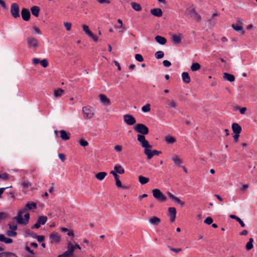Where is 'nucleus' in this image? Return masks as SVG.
Instances as JSON below:
<instances>
[{"label": "nucleus", "instance_id": "obj_44", "mask_svg": "<svg viewBox=\"0 0 257 257\" xmlns=\"http://www.w3.org/2000/svg\"><path fill=\"white\" fill-rule=\"evenodd\" d=\"M8 216L9 215L8 213L5 212H0V221L6 219Z\"/></svg>", "mask_w": 257, "mask_h": 257}, {"label": "nucleus", "instance_id": "obj_5", "mask_svg": "<svg viewBox=\"0 0 257 257\" xmlns=\"http://www.w3.org/2000/svg\"><path fill=\"white\" fill-rule=\"evenodd\" d=\"M153 197L158 201L164 202L167 200V197L162 193L159 189H154L152 191Z\"/></svg>", "mask_w": 257, "mask_h": 257}, {"label": "nucleus", "instance_id": "obj_6", "mask_svg": "<svg viewBox=\"0 0 257 257\" xmlns=\"http://www.w3.org/2000/svg\"><path fill=\"white\" fill-rule=\"evenodd\" d=\"M83 116L85 119H90L94 115V111L92 108L89 106H84L82 108Z\"/></svg>", "mask_w": 257, "mask_h": 257}, {"label": "nucleus", "instance_id": "obj_1", "mask_svg": "<svg viewBox=\"0 0 257 257\" xmlns=\"http://www.w3.org/2000/svg\"><path fill=\"white\" fill-rule=\"evenodd\" d=\"M37 208V204L35 202H28L25 207L19 210L18 214L14 217L17 223L20 225H25L29 223L30 214L26 213L28 210H34Z\"/></svg>", "mask_w": 257, "mask_h": 257}, {"label": "nucleus", "instance_id": "obj_37", "mask_svg": "<svg viewBox=\"0 0 257 257\" xmlns=\"http://www.w3.org/2000/svg\"><path fill=\"white\" fill-rule=\"evenodd\" d=\"M174 163L177 165H180L183 163L182 161L177 156L172 158Z\"/></svg>", "mask_w": 257, "mask_h": 257}, {"label": "nucleus", "instance_id": "obj_50", "mask_svg": "<svg viewBox=\"0 0 257 257\" xmlns=\"http://www.w3.org/2000/svg\"><path fill=\"white\" fill-rule=\"evenodd\" d=\"M110 173L113 176V177L114 178V179H115V181L119 180V175L117 174H116L114 171H111L110 172Z\"/></svg>", "mask_w": 257, "mask_h": 257}, {"label": "nucleus", "instance_id": "obj_28", "mask_svg": "<svg viewBox=\"0 0 257 257\" xmlns=\"http://www.w3.org/2000/svg\"><path fill=\"white\" fill-rule=\"evenodd\" d=\"M180 34L179 35H173L172 36V41L174 44H179L181 42V38L180 37Z\"/></svg>", "mask_w": 257, "mask_h": 257}, {"label": "nucleus", "instance_id": "obj_27", "mask_svg": "<svg viewBox=\"0 0 257 257\" xmlns=\"http://www.w3.org/2000/svg\"><path fill=\"white\" fill-rule=\"evenodd\" d=\"M0 257H18L15 253L9 252L5 251L0 253Z\"/></svg>", "mask_w": 257, "mask_h": 257}, {"label": "nucleus", "instance_id": "obj_2", "mask_svg": "<svg viewBox=\"0 0 257 257\" xmlns=\"http://www.w3.org/2000/svg\"><path fill=\"white\" fill-rule=\"evenodd\" d=\"M137 140L141 146L144 148V153L147 156V159H151L154 156L153 150H151L152 146L149 143L145 137L144 135H138Z\"/></svg>", "mask_w": 257, "mask_h": 257}, {"label": "nucleus", "instance_id": "obj_64", "mask_svg": "<svg viewBox=\"0 0 257 257\" xmlns=\"http://www.w3.org/2000/svg\"><path fill=\"white\" fill-rule=\"evenodd\" d=\"M168 197L173 201H174L175 199L176 198V196H175L173 194H172L170 192L168 193Z\"/></svg>", "mask_w": 257, "mask_h": 257}, {"label": "nucleus", "instance_id": "obj_63", "mask_svg": "<svg viewBox=\"0 0 257 257\" xmlns=\"http://www.w3.org/2000/svg\"><path fill=\"white\" fill-rule=\"evenodd\" d=\"M115 184H116V186H117V187H118V188H122V184H121V181H120V180H116Z\"/></svg>", "mask_w": 257, "mask_h": 257}, {"label": "nucleus", "instance_id": "obj_47", "mask_svg": "<svg viewBox=\"0 0 257 257\" xmlns=\"http://www.w3.org/2000/svg\"><path fill=\"white\" fill-rule=\"evenodd\" d=\"M41 65L44 68L46 67L48 65V62L47 59H44L40 61Z\"/></svg>", "mask_w": 257, "mask_h": 257}, {"label": "nucleus", "instance_id": "obj_51", "mask_svg": "<svg viewBox=\"0 0 257 257\" xmlns=\"http://www.w3.org/2000/svg\"><path fill=\"white\" fill-rule=\"evenodd\" d=\"M58 257H73L71 256L69 253H68L66 251H65L63 253L61 254H59L58 255Z\"/></svg>", "mask_w": 257, "mask_h": 257}, {"label": "nucleus", "instance_id": "obj_9", "mask_svg": "<svg viewBox=\"0 0 257 257\" xmlns=\"http://www.w3.org/2000/svg\"><path fill=\"white\" fill-rule=\"evenodd\" d=\"M47 221V217L45 216H41L38 218L36 223L31 227L32 229L36 228L38 229L40 227L41 225H44Z\"/></svg>", "mask_w": 257, "mask_h": 257}, {"label": "nucleus", "instance_id": "obj_45", "mask_svg": "<svg viewBox=\"0 0 257 257\" xmlns=\"http://www.w3.org/2000/svg\"><path fill=\"white\" fill-rule=\"evenodd\" d=\"M135 59H136L137 61L140 62H143L144 61V58L142 55L140 54H137L135 55Z\"/></svg>", "mask_w": 257, "mask_h": 257}, {"label": "nucleus", "instance_id": "obj_58", "mask_svg": "<svg viewBox=\"0 0 257 257\" xmlns=\"http://www.w3.org/2000/svg\"><path fill=\"white\" fill-rule=\"evenodd\" d=\"M97 2H98L99 4H109L110 3V1L109 0H96Z\"/></svg>", "mask_w": 257, "mask_h": 257}, {"label": "nucleus", "instance_id": "obj_26", "mask_svg": "<svg viewBox=\"0 0 257 257\" xmlns=\"http://www.w3.org/2000/svg\"><path fill=\"white\" fill-rule=\"evenodd\" d=\"M233 29L236 32L241 33L242 34L244 33L243 29L242 26L239 25L237 24H233L231 26Z\"/></svg>", "mask_w": 257, "mask_h": 257}, {"label": "nucleus", "instance_id": "obj_22", "mask_svg": "<svg viewBox=\"0 0 257 257\" xmlns=\"http://www.w3.org/2000/svg\"><path fill=\"white\" fill-rule=\"evenodd\" d=\"M155 40L157 43L162 45H165L167 42L166 38L161 36H156Z\"/></svg>", "mask_w": 257, "mask_h": 257}, {"label": "nucleus", "instance_id": "obj_24", "mask_svg": "<svg viewBox=\"0 0 257 257\" xmlns=\"http://www.w3.org/2000/svg\"><path fill=\"white\" fill-rule=\"evenodd\" d=\"M31 11L32 12V14L35 17H37L39 16V13H40V8L38 6H33L31 8Z\"/></svg>", "mask_w": 257, "mask_h": 257}, {"label": "nucleus", "instance_id": "obj_29", "mask_svg": "<svg viewBox=\"0 0 257 257\" xmlns=\"http://www.w3.org/2000/svg\"><path fill=\"white\" fill-rule=\"evenodd\" d=\"M74 250L75 248L74 245L71 242H69L68 244L67 250L66 251L73 256Z\"/></svg>", "mask_w": 257, "mask_h": 257}, {"label": "nucleus", "instance_id": "obj_48", "mask_svg": "<svg viewBox=\"0 0 257 257\" xmlns=\"http://www.w3.org/2000/svg\"><path fill=\"white\" fill-rule=\"evenodd\" d=\"M204 222L205 223L209 225L213 222V219L211 217H208L204 220Z\"/></svg>", "mask_w": 257, "mask_h": 257}, {"label": "nucleus", "instance_id": "obj_12", "mask_svg": "<svg viewBox=\"0 0 257 257\" xmlns=\"http://www.w3.org/2000/svg\"><path fill=\"white\" fill-rule=\"evenodd\" d=\"M21 16L23 20L28 21L30 20L31 14L29 10L24 8L22 10Z\"/></svg>", "mask_w": 257, "mask_h": 257}, {"label": "nucleus", "instance_id": "obj_3", "mask_svg": "<svg viewBox=\"0 0 257 257\" xmlns=\"http://www.w3.org/2000/svg\"><path fill=\"white\" fill-rule=\"evenodd\" d=\"M134 130L137 133H139V135H144L148 134L149 130L148 127L143 123H137L134 126Z\"/></svg>", "mask_w": 257, "mask_h": 257}, {"label": "nucleus", "instance_id": "obj_41", "mask_svg": "<svg viewBox=\"0 0 257 257\" xmlns=\"http://www.w3.org/2000/svg\"><path fill=\"white\" fill-rule=\"evenodd\" d=\"M151 110V108H150V104H146L145 105H144L142 107V110L143 112H149Z\"/></svg>", "mask_w": 257, "mask_h": 257}, {"label": "nucleus", "instance_id": "obj_54", "mask_svg": "<svg viewBox=\"0 0 257 257\" xmlns=\"http://www.w3.org/2000/svg\"><path fill=\"white\" fill-rule=\"evenodd\" d=\"M64 26L67 31H70L71 28V24L69 22L64 23Z\"/></svg>", "mask_w": 257, "mask_h": 257}, {"label": "nucleus", "instance_id": "obj_7", "mask_svg": "<svg viewBox=\"0 0 257 257\" xmlns=\"http://www.w3.org/2000/svg\"><path fill=\"white\" fill-rule=\"evenodd\" d=\"M27 42L29 48L34 50L37 49L39 45L38 40L32 36L27 38Z\"/></svg>", "mask_w": 257, "mask_h": 257}, {"label": "nucleus", "instance_id": "obj_38", "mask_svg": "<svg viewBox=\"0 0 257 257\" xmlns=\"http://www.w3.org/2000/svg\"><path fill=\"white\" fill-rule=\"evenodd\" d=\"M64 93V90L61 88H59L54 91V95L56 97L61 96Z\"/></svg>", "mask_w": 257, "mask_h": 257}, {"label": "nucleus", "instance_id": "obj_11", "mask_svg": "<svg viewBox=\"0 0 257 257\" xmlns=\"http://www.w3.org/2000/svg\"><path fill=\"white\" fill-rule=\"evenodd\" d=\"M83 31L85 33L88 35L90 38H91L94 42L98 41L97 37L95 36L90 30L89 27L87 25H83L82 26Z\"/></svg>", "mask_w": 257, "mask_h": 257}, {"label": "nucleus", "instance_id": "obj_14", "mask_svg": "<svg viewBox=\"0 0 257 257\" xmlns=\"http://www.w3.org/2000/svg\"><path fill=\"white\" fill-rule=\"evenodd\" d=\"M50 238L51 239V242L53 243H57L60 240V237L55 232H53L50 235Z\"/></svg>", "mask_w": 257, "mask_h": 257}, {"label": "nucleus", "instance_id": "obj_36", "mask_svg": "<svg viewBox=\"0 0 257 257\" xmlns=\"http://www.w3.org/2000/svg\"><path fill=\"white\" fill-rule=\"evenodd\" d=\"M165 140L166 142L169 144H172L176 142L175 139L172 136L166 137Z\"/></svg>", "mask_w": 257, "mask_h": 257}, {"label": "nucleus", "instance_id": "obj_32", "mask_svg": "<svg viewBox=\"0 0 257 257\" xmlns=\"http://www.w3.org/2000/svg\"><path fill=\"white\" fill-rule=\"evenodd\" d=\"M253 239L252 238H250L245 246V248L247 250H249L253 248Z\"/></svg>", "mask_w": 257, "mask_h": 257}, {"label": "nucleus", "instance_id": "obj_8", "mask_svg": "<svg viewBox=\"0 0 257 257\" xmlns=\"http://www.w3.org/2000/svg\"><path fill=\"white\" fill-rule=\"evenodd\" d=\"M12 16L15 19L20 18V8L18 4L13 3L11 7Z\"/></svg>", "mask_w": 257, "mask_h": 257}, {"label": "nucleus", "instance_id": "obj_16", "mask_svg": "<svg viewBox=\"0 0 257 257\" xmlns=\"http://www.w3.org/2000/svg\"><path fill=\"white\" fill-rule=\"evenodd\" d=\"M231 127L234 134H240L241 132V127L237 123H233Z\"/></svg>", "mask_w": 257, "mask_h": 257}, {"label": "nucleus", "instance_id": "obj_43", "mask_svg": "<svg viewBox=\"0 0 257 257\" xmlns=\"http://www.w3.org/2000/svg\"><path fill=\"white\" fill-rule=\"evenodd\" d=\"M177 106V105L176 103L175 102V101L174 100H171L168 105V107L169 108H176Z\"/></svg>", "mask_w": 257, "mask_h": 257}, {"label": "nucleus", "instance_id": "obj_35", "mask_svg": "<svg viewBox=\"0 0 257 257\" xmlns=\"http://www.w3.org/2000/svg\"><path fill=\"white\" fill-rule=\"evenodd\" d=\"M201 68L200 65L198 63H193L191 66V70L192 71H196L199 70Z\"/></svg>", "mask_w": 257, "mask_h": 257}, {"label": "nucleus", "instance_id": "obj_46", "mask_svg": "<svg viewBox=\"0 0 257 257\" xmlns=\"http://www.w3.org/2000/svg\"><path fill=\"white\" fill-rule=\"evenodd\" d=\"M34 31L33 32V33L34 34H42V32L41 30L36 26H35L33 27Z\"/></svg>", "mask_w": 257, "mask_h": 257}, {"label": "nucleus", "instance_id": "obj_13", "mask_svg": "<svg viewBox=\"0 0 257 257\" xmlns=\"http://www.w3.org/2000/svg\"><path fill=\"white\" fill-rule=\"evenodd\" d=\"M169 216L171 222L175 221L176 218V210L174 207H169L168 208Z\"/></svg>", "mask_w": 257, "mask_h": 257}, {"label": "nucleus", "instance_id": "obj_60", "mask_svg": "<svg viewBox=\"0 0 257 257\" xmlns=\"http://www.w3.org/2000/svg\"><path fill=\"white\" fill-rule=\"evenodd\" d=\"M59 159L62 161L64 162L65 160V156L64 154L61 153L58 155Z\"/></svg>", "mask_w": 257, "mask_h": 257}, {"label": "nucleus", "instance_id": "obj_42", "mask_svg": "<svg viewBox=\"0 0 257 257\" xmlns=\"http://www.w3.org/2000/svg\"><path fill=\"white\" fill-rule=\"evenodd\" d=\"M25 232L26 234H27L29 236H30L32 237L33 238H35L37 234L33 231H32L30 229H27L26 230Z\"/></svg>", "mask_w": 257, "mask_h": 257}, {"label": "nucleus", "instance_id": "obj_55", "mask_svg": "<svg viewBox=\"0 0 257 257\" xmlns=\"http://www.w3.org/2000/svg\"><path fill=\"white\" fill-rule=\"evenodd\" d=\"M163 65L166 67H169L171 65V62L169 61L166 60H164L163 61Z\"/></svg>", "mask_w": 257, "mask_h": 257}, {"label": "nucleus", "instance_id": "obj_34", "mask_svg": "<svg viewBox=\"0 0 257 257\" xmlns=\"http://www.w3.org/2000/svg\"><path fill=\"white\" fill-rule=\"evenodd\" d=\"M139 181L141 184H145L149 181V178L143 176H139Z\"/></svg>", "mask_w": 257, "mask_h": 257}, {"label": "nucleus", "instance_id": "obj_4", "mask_svg": "<svg viewBox=\"0 0 257 257\" xmlns=\"http://www.w3.org/2000/svg\"><path fill=\"white\" fill-rule=\"evenodd\" d=\"M186 15L190 18H193L197 22H200L201 20V16L197 13L193 8H187L186 10Z\"/></svg>", "mask_w": 257, "mask_h": 257}, {"label": "nucleus", "instance_id": "obj_18", "mask_svg": "<svg viewBox=\"0 0 257 257\" xmlns=\"http://www.w3.org/2000/svg\"><path fill=\"white\" fill-rule=\"evenodd\" d=\"M0 241L6 244H10L12 243L13 240L11 238L7 237L4 234H0Z\"/></svg>", "mask_w": 257, "mask_h": 257}, {"label": "nucleus", "instance_id": "obj_25", "mask_svg": "<svg viewBox=\"0 0 257 257\" xmlns=\"http://www.w3.org/2000/svg\"><path fill=\"white\" fill-rule=\"evenodd\" d=\"M182 80L185 83H189L190 82V77L188 72H184L182 73Z\"/></svg>", "mask_w": 257, "mask_h": 257}, {"label": "nucleus", "instance_id": "obj_23", "mask_svg": "<svg viewBox=\"0 0 257 257\" xmlns=\"http://www.w3.org/2000/svg\"><path fill=\"white\" fill-rule=\"evenodd\" d=\"M149 222L154 225H157L160 223V219L157 217L153 216L149 220Z\"/></svg>", "mask_w": 257, "mask_h": 257}, {"label": "nucleus", "instance_id": "obj_30", "mask_svg": "<svg viewBox=\"0 0 257 257\" xmlns=\"http://www.w3.org/2000/svg\"><path fill=\"white\" fill-rule=\"evenodd\" d=\"M229 217L231 219H235L237 222H239L242 227H245V224L243 221L238 216L235 215H230Z\"/></svg>", "mask_w": 257, "mask_h": 257}, {"label": "nucleus", "instance_id": "obj_15", "mask_svg": "<svg viewBox=\"0 0 257 257\" xmlns=\"http://www.w3.org/2000/svg\"><path fill=\"white\" fill-rule=\"evenodd\" d=\"M151 13L153 16L160 17L162 16L163 12L161 9L160 8H154L151 10Z\"/></svg>", "mask_w": 257, "mask_h": 257}, {"label": "nucleus", "instance_id": "obj_49", "mask_svg": "<svg viewBox=\"0 0 257 257\" xmlns=\"http://www.w3.org/2000/svg\"><path fill=\"white\" fill-rule=\"evenodd\" d=\"M7 234L9 236H16L17 232L14 230H9L7 232Z\"/></svg>", "mask_w": 257, "mask_h": 257}, {"label": "nucleus", "instance_id": "obj_17", "mask_svg": "<svg viewBox=\"0 0 257 257\" xmlns=\"http://www.w3.org/2000/svg\"><path fill=\"white\" fill-rule=\"evenodd\" d=\"M100 101L104 105H107L110 104V100L103 94L99 95Z\"/></svg>", "mask_w": 257, "mask_h": 257}, {"label": "nucleus", "instance_id": "obj_59", "mask_svg": "<svg viewBox=\"0 0 257 257\" xmlns=\"http://www.w3.org/2000/svg\"><path fill=\"white\" fill-rule=\"evenodd\" d=\"M33 63L35 65L38 64L39 63H40L41 60L37 58H34L33 59Z\"/></svg>", "mask_w": 257, "mask_h": 257}, {"label": "nucleus", "instance_id": "obj_21", "mask_svg": "<svg viewBox=\"0 0 257 257\" xmlns=\"http://www.w3.org/2000/svg\"><path fill=\"white\" fill-rule=\"evenodd\" d=\"M116 174H122L124 173V169L118 164H116L114 167V171Z\"/></svg>", "mask_w": 257, "mask_h": 257}, {"label": "nucleus", "instance_id": "obj_57", "mask_svg": "<svg viewBox=\"0 0 257 257\" xmlns=\"http://www.w3.org/2000/svg\"><path fill=\"white\" fill-rule=\"evenodd\" d=\"M1 178L4 180H7L9 179V175L7 173H4L1 175Z\"/></svg>", "mask_w": 257, "mask_h": 257}, {"label": "nucleus", "instance_id": "obj_62", "mask_svg": "<svg viewBox=\"0 0 257 257\" xmlns=\"http://www.w3.org/2000/svg\"><path fill=\"white\" fill-rule=\"evenodd\" d=\"M243 20L240 18H238L236 20V23L237 24L241 26L243 24Z\"/></svg>", "mask_w": 257, "mask_h": 257}, {"label": "nucleus", "instance_id": "obj_52", "mask_svg": "<svg viewBox=\"0 0 257 257\" xmlns=\"http://www.w3.org/2000/svg\"><path fill=\"white\" fill-rule=\"evenodd\" d=\"M168 247L171 250V251H173L174 252H180L181 250V248H173V247H172L171 246H168Z\"/></svg>", "mask_w": 257, "mask_h": 257}, {"label": "nucleus", "instance_id": "obj_20", "mask_svg": "<svg viewBox=\"0 0 257 257\" xmlns=\"http://www.w3.org/2000/svg\"><path fill=\"white\" fill-rule=\"evenodd\" d=\"M223 78L230 82L234 81L235 79V77L232 74L226 72L223 73Z\"/></svg>", "mask_w": 257, "mask_h": 257}, {"label": "nucleus", "instance_id": "obj_33", "mask_svg": "<svg viewBox=\"0 0 257 257\" xmlns=\"http://www.w3.org/2000/svg\"><path fill=\"white\" fill-rule=\"evenodd\" d=\"M107 175V173L104 172H101L98 173L96 175V178L99 181H102Z\"/></svg>", "mask_w": 257, "mask_h": 257}, {"label": "nucleus", "instance_id": "obj_19", "mask_svg": "<svg viewBox=\"0 0 257 257\" xmlns=\"http://www.w3.org/2000/svg\"><path fill=\"white\" fill-rule=\"evenodd\" d=\"M60 137L61 139L63 140H68L70 139V134L67 133L66 131L64 130H61L60 131Z\"/></svg>", "mask_w": 257, "mask_h": 257}, {"label": "nucleus", "instance_id": "obj_39", "mask_svg": "<svg viewBox=\"0 0 257 257\" xmlns=\"http://www.w3.org/2000/svg\"><path fill=\"white\" fill-rule=\"evenodd\" d=\"M155 57L158 59H161L164 56V53L163 51H157L155 54Z\"/></svg>", "mask_w": 257, "mask_h": 257}, {"label": "nucleus", "instance_id": "obj_10", "mask_svg": "<svg viewBox=\"0 0 257 257\" xmlns=\"http://www.w3.org/2000/svg\"><path fill=\"white\" fill-rule=\"evenodd\" d=\"M123 119L124 122L129 125L135 124L136 122L135 118L131 114H124L123 115Z\"/></svg>", "mask_w": 257, "mask_h": 257}, {"label": "nucleus", "instance_id": "obj_56", "mask_svg": "<svg viewBox=\"0 0 257 257\" xmlns=\"http://www.w3.org/2000/svg\"><path fill=\"white\" fill-rule=\"evenodd\" d=\"M35 238H36L39 242H42L44 240V237L43 236L36 235Z\"/></svg>", "mask_w": 257, "mask_h": 257}, {"label": "nucleus", "instance_id": "obj_61", "mask_svg": "<svg viewBox=\"0 0 257 257\" xmlns=\"http://www.w3.org/2000/svg\"><path fill=\"white\" fill-rule=\"evenodd\" d=\"M122 147L120 145H116L114 147V150L117 152H120L121 151Z\"/></svg>", "mask_w": 257, "mask_h": 257}, {"label": "nucleus", "instance_id": "obj_53", "mask_svg": "<svg viewBox=\"0 0 257 257\" xmlns=\"http://www.w3.org/2000/svg\"><path fill=\"white\" fill-rule=\"evenodd\" d=\"M79 144L82 147H85L87 146L88 144V142L84 140L83 139H81L79 141Z\"/></svg>", "mask_w": 257, "mask_h": 257}, {"label": "nucleus", "instance_id": "obj_31", "mask_svg": "<svg viewBox=\"0 0 257 257\" xmlns=\"http://www.w3.org/2000/svg\"><path fill=\"white\" fill-rule=\"evenodd\" d=\"M131 5L134 10L138 12L141 11L142 10V7L139 4L135 2H132Z\"/></svg>", "mask_w": 257, "mask_h": 257}, {"label": "nucleus", "instance_id": "obj_40", "mask_svg": "<svg viewBox=\"0 0 257 257\" xmlns=\"http://www.w3.org/2000/svg\"><path fill=\"white\" fill-rule=\"evenodd\" d=\"M9 228L14 231L17 230V225L14 222H11L8 224Z\"/></svg>", "mask_w": 257, "mask_h": 257}]
</instances>
